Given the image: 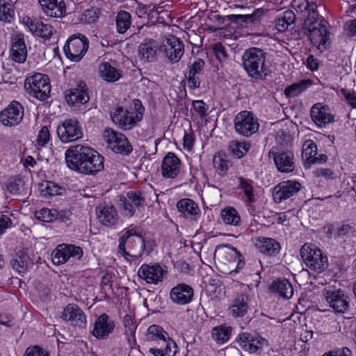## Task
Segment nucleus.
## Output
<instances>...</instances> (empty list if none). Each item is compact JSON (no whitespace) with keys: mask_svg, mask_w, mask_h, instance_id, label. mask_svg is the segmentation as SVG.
I'll list each match as a JSON object with an SVG mask.
<instances>
[{"mask_svg":"<svg viewBox=\"0 0 356 356\" xmlns=\"http://www.w3.org/2000/svg\"><path fill=\"white\" fill-rule=\"evenodd\" d=\"M301 184L297 181L287 180L278 184L273 189V200L277 203L286 200L298 193Z\"/></svg>","mask_w":356,"mask_h":356,"instance_id":"nucleus-19","label":"nucleus"},{"mask_svg":"<svg viewBox=\"0 0 356 356\" xmlns=\"http://www.w3.org/2000/svg\"><path fill=\"white\" fill-rule=\"evenodd\" d=\"M353 228L348 224H343L337 228L335 237L339 238L348 237L353 233Z\"/></svg>","mask_w":356,"mask_h":356,"instance_id":"nucleus-61","label":"nucleus"},{"mask_svg":"<svg viewBox=\"0 0 356 356\" xmlns=\"http://www.w3.org/2000/svg\"><path fill=\"white\" fill-rule=\"evenodd\" d=\"M24 118V107L17 101H13L0 113V121L6 127L19 124Z\"/></svg>","mask_w":356,"mask_h":356,"instance_id":"nucleus-16","label":"nucleus"},{"mask_svg":"<svg viewBox=\"0 0 356 356\" xmlns=\"http://www.w3.org/2000/svg\"><path fill=\"white\" fill-rule=\"evenodd\" d=\"M204 64V60L201 58L195 59L193 63H189L188 74L202 75Z\"/></svg>","mask_w":356,"mask_h":356,"instance_id":"nucleus-55","label":"nucleus"},{"mask_svg":"<svg viewBox=\"0 0 356 356\" xmlns=\"http://www.w3.org/2000/svg\"><path fill=\"white\" fill-rule=\"evenodd\" d=\"M22 186V180L21 178L17 177H11L8 180L6 184L7 190L13 194H17L20 192Z\"/></svg>","mask_w":356,"mask_h":356,"instance_id":"nucleus-54","label":"nucleus"},{"mask_svg":"<svg viewBox=\"0 0 356 356\" xmlns=\"http://www.w3.org/2000/svg\"><path fill=\"white\" fill-rule=\"evenodd\" d=\"M300 254L307 267L314 273H321L328 267L326 254L314 244H304L300 248Z\"/></svg>","mask_w":356,"mask_h":356,"instance_id":"nucleus-4","label":"nucleus"},{"mask_svg":"<svg viewBox=\"0 0 356 356\" xmlns=\"http://www.w3.org/2000/svg\"><path fill=\"white\" fill-rule=\"evenodd\" d=\"M302 157L305 168H310L313 164L322 163L327 161L325 154L317 155V147L312 140H307L303 143Z\"/></svg>","mask_w":356,"mask_h":356,"instance_id":"nucleus-20","label":"nucleus"},{"mask_svg":"<svg viewBox=\"0 0 356 356\" xmlns=\"http://www.w3.org/2000/svg\"><path fill=\"white\" fill-rule=\"evenodd\" d=\"M168 333L162 327L158 325H150L146 332L145 339L148 341H160L164 338H168Z\"/></svg>","mask_w":356,"mask_h":356,"instance_id":"nucleus-45","label":"nucleus"},{"mask_svg":"<svg viewBox=\"0 0 356 356\" xmlns=\"http://www.w3.org/2000/svg\"><path fill=\"white\" fill-rule=\"evenodd\" d=\"M213 51L216 58L220 63H222L223 61L226 60L227 54L225 52L224 47L221 43L215 44L213 47Z\"/></svg>","mask_w":356,"mask_h":356,"instance_id":"nucleus-64","label":"nucleus"},{"mask_svg":"<svg viewBox=\"0 0 356 356\" xmlns=\"http://www.w3.org/2000/svg\"><path fill=\"white\" fill-rule=\"evenodd\" d=\"M67 167L84 175H95L104 169V157L95 149L81 145H73L65 154Z\"/></svg>","mask_w":356,"mask_h":356,"instance_id":"nucleus-1","label":"nucleus"},{"mask_svg":"<svg viewBox=\"0 0 356 356\" xmlns=\"http://www.w3.org/2000/svg\"><path fill=\"white\" fill-rule=\"evenodd\" d=\"M99 75L107 83H114L122 76V71L113 67L111 63L104 62L99 65Z\"/></svg>","mask_w":356,"mask_h":356,"instance_id":"nucleus-37","label":"nucleus"},{"mask_svg":"<svg viewBox=\"0 0 356 356\" xmlns=\"http://www.w3.org/2000/svg\"><path fill=\"white\" fill-rule=\"evenodd\" d=\"M168 271L159 264H143L138 270V276L147 284H158L163 282Z\"/></svg>","mask_w":356,"mask_h":356,"instance_id":"nucleus-13","label":"nucleus"},{"mask_svg":"<svg viewBox=\"0 0 356 356\" xmlns=\"http://www.w3.org/2000/svg\"><path fill=\"white\" fill-rule=\"evenodd\" d=\"M249 300L248 295H238L229 308V313L236 318L244 316L249 309Z\"/></svg>","mask_w":356,"mask_h":356,"instance_id":"nucleus-38","label":"nucleus"},{"mask_svg":"<svg viewBox=\"0 0 356 356\" xmlns=\"http://www.w3.org/2000/svg\"><path fill=\"white\" fill-rule=\"evenodd\" d=\"M149 352L154 356H175L178 352V346L168 335V338L157 343V346L149 348Z\"/></svg>","mask_w":356,"mask_h":356,"instance_id":"nucleus-33","label":"nucleus"},{"mask_svg":"<svg viewBox=\"0 0 356 356\" xmlns=\"http://www.w3.org/2000/svg\"><path fill=\"white\" fill-rule=\"evenodd\" d=\"M181 161L175 153L168 152L163 159L161 172L163 177L174 179L180 172Z\"/></svg>","mask_w":356,"mask_h":356,"instance_id":"nucleus-24","label":"nucleus"},{"mask_svg":"<svg viewBox=\"0 0 356 356\" xmlns=\"http://www.w3.org/2000/svg\"><path fill=\"white\" fill-rule=\"evenodd\" d=\"M161 48L160 44L152 38H145L138 48V58L143 63L154 62Z\"/></svg>","mask_w":356,"mask_h":356,"instance_id":"nucleus-21","label":"nucleus"},{"mask_svg":"<svg viewBox=\"0 0 356 356\" xmlns=\"http://www.w3.org/2000/svg\"><path fill=\"white\" fill-rule=\"evenodd\" d=\"M134 106L136 108L138 106L140 107L131 111L117 107L111 113L112 121L122 129H131L142 120L144 111L139 100L134 101Z\"/></svg>","mask_w":356,"mask_h":356,"instance_id":"nucleus-5","label":"nucleus"},{"mask_svg":"<svg viewBox=\"0 0 356 356\" xmlns=\"http://www.w3.org/2000/svg\"><path fill=\"white\" fill-rule=\"evenodd\" d=\"M310 117L319 127H325L334 121V116L331 114L330 108L322 103H316L312 106Z\"/></svg>","mask_w":356,"mask_h":356,"instance_id":"nucleus-26","label":"nucleus"},{"mask_svg":"<svg viewBox=\"0 0 356 356\" xmlns=\"http://www.w3.org/2000/svg\"><path fill=\"white\" fill-rule=\"evenodd\" d=\"M316 177H323L325 180H333L337 178V174L329 168H318L313 172Z\"/></svg>","mask_w":356,"mask_h":356,"instance_id":"nucleus-57","label":"nucleus"},{"mask_svg":"<svg viewBox=\"0 0 356 356\" xmlns=\"http://www.w3.org/2000/svg\"><path fill=\"white\" fill-rule=\"evenodd\" d=\"M24 88L33 97L45 100L50 95L49 79L45 74L36 73L25 79Z\"/></svg>","mask_w":356,"mask_h":356,"instance_id":"nucleus-6","label":"nucleus"},{"mask_svg":"<svg viewBox=\"0 0 356 356\" xmlns=\"http://www.w3.org/2000/svg\"><path fill=\"white\" fill-rule=\"evenodd\" d=\"M308 37L314 46L318 49H326L329 44L330 32L327 26L322 24L308 27Z\"/></svg>","mask_w":356,"mask_h":356,"instance_id":"nucleus-22","label":"nucleus"},{"mask_svg":"<svg viewBox=\"0 0 356 356\" xmlns=\"http://www.w3.org/2000/svg\"><path fill=\"white\" fill-rule=\"evenodd\" d=\"M296 15L292 10H286L282 16L276 21V29L280 32H284L289 28V26L294 23Z\"/></svg>","mask_w":356,"mask_h":356,"instance_id":"nucleus-47","label":"nucleus"},{"mask_svg":"<svg viewBox=\"0 0 356 356\" xmlns=\"http://www.w3.org/2000/svg\"><path fill=\"white\" fill-rule=\"evenodd\" d=\"M98 18L97 11L94 9L86 10L81 15V20L86 23H92Z\"/></svg>","mask_w":356,"mask_h":356,"instance_id":"nucleus-63","label":"nucleus"},{"mask_svg":"<svg viewBox=\"0 0 356 356\" xmlns=\"http://www.w3.org/2000/svg\"><path fill=\"white\" fill-rule=\"evenodd\" d=\"M145 198L140 191H129L126 196L120 197V208L122 214L132 217L136 211H140L145 207Z\"/></svg>","mask_w":356,"mask_h":356,"instance_id":"nucleus-8","label":"nucleus"},{"mask_svg":"<svg viewBox=\"0 0 356 356\" xmlns=\"http://www.w3.org/2000/svg\"><path fill=\"white\" fill-rule=\"evenodd\" d=\"M273 157L277 170L282 173L291 172L295 169L294 155L289 150L275 151L273 148L268 153Z\"/></svg>","mask_w":356,"mask_h":356,"instance_id":"nucleus-17","label":"nucleus"},{"mask_svg":"<svg viewBox=\"0 0 356 356\" xmlns=\"http://www.w3.org/2000/svg\"><path fill=\"white\" fill-rule=\"evenodd\" d=\"M49 140L50 133L49 129L47 126H44L37 134L35 145L38 149L44 147L49 142Z\"/></svg>","mask_w":356,"mask_h":356,"instance_id":"nucleus-51","label":"nucleus"},{"mask_svg":"<svg viewBox=\"0 0 356 356\" xmlns=\"http://www.w3.org/2000/svg\"><path fill=\"white\" fill-rule=\"evenodd\" d=\"M104 138L110 148L115 153L127 155L132 151L125 136L111 129H106L104 131Z\"/></svg>","mask_w":356,"mask_h":356,"instance_id":"nucleus-11","label":"nucleus"},{"mask_svg":"<svg viewBox=\"0 0 356 356\" xmlns=\"http://www.w3.org/2000/svg\"><path fill=\"white\" fill-rule=\"evenodd\" d=\"M214 258L222 262L225 260L234 264L237 262V268L239 269L245 265L242 254L230 245H218L214 252Z\"/></svg>","mask_w":356,"mask_h":356,"instance_id":"nucleus-18","label":"nucleus"},{"mask_svg":"<svg viewBox=\"0 0 356 356\" xmlns=\"http://www.w3.org/2000/svg\"><path fill=\"white\" fill-rule=\"evenodd\" d=\"M124 326L125 328V334L130 337H134L136 325L134 321L132 316L126 314L123 318Z\"/></svg>","mask_w":356,"mask_h":356,"instance_id":"nucleus-56","label":"nucleus"},{"mask_svg":"<svg viewBox=\"0 0 356 356\" xmlns=\"http://www.w3.org/2000/svg\"><path fill=\"white\" fill-rule=\"evenodd\" d=\"M255 245L260 252L266 255H273L278 253L280 250L279 242L272 238L260 236L256 238Z\"/></svg>","mask_w":356,"mask_h":356,"instance_id":"nucleus-39","label":"nucleus"},{"mask_svg":"<svg viewBox=\"0 0 356 356\" xmlns=\"http://www.w3.org/2000/svg\"><path fill=\"white\" fill-rule=\"evenodd\" d=\"M195 142V135L192 131L185 132L183 138V146L185 149L190 152L193 149Z\"/></svg>","mask_w":356,"mask_h":356,"instance_id":"nucleus-62","label":"nucleus"},{"mask_svg":"<svg viewBox=\"0 0 356 356\" xmlns=\"http://www.w3.org/2000/svg\"><path fill=\"white\" fill-rule=\"evenodd\" d=\"M61 318L70 321L73 325L84 326L86 323V317L82 309L76 304H68L63 309Z\"/></svg>","mask_w":356,"mask_h":356,"instance_id":"nucleus-31","label":"nucleus"},{"mask_svg":"<svg viewBox=\"0 0 356 356\" xmlns=\"http://www.w3.org/2000/svg\"><path fill=\"white\" fill-rule=\"evenodd\" d=\"M145 250V240L139 228L130 227L124 229L120 238L118 252L127 260L138 259Z\"/></svg>","mask_w":356,"mask_h":356,"instance_id":"nucleus-2","label":"nucleus"},{"mask_svg":"<svg viewBox=\"0 0 356 356\" xmlns=\"http://www.w3.org/2000/svg\"><path fill=\"white\" fill-rule=\"evenodd\" d=\"M99 221L105 226L115 225L119 220L116 209L113 205L99 206L97 209Z\"/></svg>","mask_w":356,"mask_h":356,"instance_id":"nucleus-35","label":"nucleus"},{"mask_svg":"<svg viewBox=\"0 0 356 356\" xmlns=\"http://www.w3.org/2000/svg\"><path fill=\"white\" fill-rule=\"evenodd\" d=\"M23 356H49V353L38 346L28 347Z\"/></svg>","mask_w":356,"mask_h":356,"instance_id":"nucleus-58","label":"nucleus"},{"mask_svg":"<svg viewBox=\"0 0 356 356\" xmlns=\"http://www.w3.org/2000/svg\"><path fill=\"white\" fill-rule=\"evenodd\" d=\"M44 188L41 189V193L44 197H50L62 193L63 188L57 186L55 183L51 181H47L44 185Z\"/></svg>","mask_w":356,"mask_h":356,"instance_id":"nucleus-53","label":"nucleus"},{"mask_svg":"<svg viewBox=\"0 0 356 356\" xmlns=\"http://www.w3.org/2000/svg\"><path fill=\"white\" fill-rule=\"evenodd\" d=\"M322 295L336 313L344 314L349 309L348 297L341 289H324L322 291Z\"/></svg>","mask_w":356,"mask_h":356,"instance_id":"nucleus-12","label":"nucleus"},{"mask_svg":"<svg viewBox=\"0 0 356 356\" xmlns=\"http://www.w3.org/2000/svg\"><path fill=\"white\" fill-rule=\"evenodd\" d=\"M232 329L229 327L218 326L212 330V337L218 343H225L229 340Z\"/></svg>","mask_w":356,"mask_h":356,"instance_id":"nucleus-49","label":"nucleus"},{"mask_svg":"<svg viewBox=\"0 0 356 356\" xmlns=\"http://www.w3.org/2000/svg\"><path fill=\"white\" fill-rule=\"evenodd\" d=\"M271 289L286 299L291 298L293 294V288L291 282L286 279L274 281L271 285Z\"/></svg>","mask_w":356,"mask_h":356,"instance_id":"nucleus-41","label":"nucleus"},{"mask_svg":"<svg viewBox=\"0 0 356 356\" xmlns=\"http://www.w3.org/2000/svg\"><path fill=\"white\" fill-rule=\"evenodd\" d=\"M266 10L261 8L255 9L250 15H229L228 19L233 22L239 24L241 26L252 28L260 23L261 17L264 15Z\"/></svg>","mask_w":356,"mask_h":356,"instance_id":"nucleus-29","label":"nucleus"},{"mask_svg":"<svg viewBox=\"0 0 356 356\" xmlns=\"http://www.w3.org/2000/svg\"><path fill=\"white\" fill-rule=\"evenodd\" d=\"M178 211L186 216H193L200 212L197 205L191 199L185 198L179 200L177 204Z\"/></svg>","mask_w":356,"mask_h":356,"instance_id":"nucleus-43","label":"nucleus"},{"mask_svg":"<svg viewBox=\"0 0 356 356\" xmlns=\"http://www.w3.org/2000/svg\"><path fill=\"white\" fill-rule=\"evenodd\" d=\"M259 127L257 119L247 111L238 113L234 118V128L236 133L245 137L255 134Z\"/></svg>","mask_w":356,"mask_h":356,"instance_id":"nucleus-9","label":"nucleus"},{"mask_svg":"<svg viewBox=\"0 0 356 356\" xmlns=\"http://www.w3.org/2000/svg\"><path fill=\"white\" fill-rule=\"evenodd\" d=\"M27 58V49L22 34H15L12 40L10 58L16 63H23Z\"/></svg>","mask_w":356,"mask_h":356,"instance_id":"nucleus-30","label":"nucleus"},{"mask_svg":"<svg viewBox=\"0 0 356 356\" xmlns=\"http://www.w3.org/2000/svg\"><path fill=\"white\" fill-rule=\"evenodd\" d=\"M65 97L70 105L83 104L89 101L88 87L85 82L79 81L73 88L65 92Z\"/></svg>","mask_w":356,"mask_h":356,"instance_id":"nucleus-23","label":"nucleus"},{"mask_svg":"<svg viewBox=\"0 0 356 356\" xmlns=\"http://www.w3.org/2000/svg\"><path fill=\"white\" fill-rule=\"evenodd\" d=\"M31 264L29 256L25 250L19 252L12 261L13 268L19 274L25 273Z\"/></svg>","mask_w":356,"mask_h":356,"instance_id":"nucleus-42","label":"nucleus"},{"mask_svg":"<svg viewBox=\"0 0 356 356\" xmlns=\"http://www.w3.org/2000/svg\"><path fill=\"white\" fill-rule=\"evenodd\" d=\"M116 28L119 33H125L131 26V14L127 11H120L116 17Z\"/></svg>","mask_w":356,"mask_h":356,"instance_id":"nucleus-44","label":"nucleus"},{"mask_svg":"<svg viewBox=\"0 0 356 356\" xmlns=\"http://www.w3.org/2000/svg\"><path fill=\"white\" fill-rule=\"evenodd\" d=\"M22 22L29 31L36 36L49 38L52 34L51 26L44 24L38 19L25 16L22 17Z\"/></svg>","mask_w":356,"mask_h":356,"instance_id":"nucleus-27","label":"nucleus"},{"mask_svg":"<svg viewBox=\"0 0 356 356\" xmlns=\"http://www.w3.org/2000/svg\"><path fill=\"white\" fill-rule=\"evenodd\" d=\"M38 2L48 16L62 17L65 14L66 6L63 0H38Z\"/></svg>","mask_w":356,"mask_h":356,"instance_id":"nucleus-34","label":"nucleus"},{"mask_svg":"<svg viewBox=\"0 0 356 356\" xmlns=\"http://www.w3.org/2000/svg\"><path fill=\"white\" fill-rule=\"evenodd\" d=\"M242 62L245 70L252 78L262 79L268 73L266 65V54L261 49L252 47L245 50L242 56Z\"/></svg>","mask_w":356,"mask_h":356,"instance_id":"nucleus-3","label":"nucleus"},{"mask_svg":"<svg viewBox=\"0 0 356 356\" xmlns=\"http://www.w3.org/2000/svg\"><path fill=\"white\" fill-rule=\"evenodd\" d=\"M213 165L220 175H225L228 169V163L220 156H214Z\"/></svg>","mask_w":356,"mask_h":356,"instance_id":"nucleus-60","label":"nucleus"},{"mask_svg":"<svg viewBox=\"0 0 356 356\" xmlns=\"http://www.w3.org/2000/svg\"><path fill=\"white\" fill-rule=\"evenodd\" d=\"M89 47L88 38L83 34L71 35L67 40L63 51L66 57L72 61L78 62L86 54Z\"/></svg>","mask_w":356,"mask_h":356,"instance_id":"nucleus-7","label":"nucleus"},{"mask_svg":"<svg viewBox=\"0 0 356 356\" xmlns=\"http://www.w3.org/2000/svg\"><path fill=\"white\" fill-rule=\"evenodd\" d=\"M222 222L227 225L239 227L241 225V216L238 211L232 207H227L220 211Z\"/></svg>","mask_w":356,"mask_h":356,"instance_id":"nucleus-40","label":"nucleus"},{"mask_svg":"<svg viewBox=\"0 0 356 356\" xmlns=\"http://www.w3.org/2000/svg\"><path fill=\"white\" fill-rule=\"evenodd\" d=\"M312 82L309 80H302L300 82L295 83L285 88L284 92L289 97H295L305 91Z\"/></svg>","mask_w":356,"mask_h":356,"instance_id":"nucleus-48","label":"nucleus"},{"mask_svg":"<svg viewBox=\"0 0 356 356\" xmlns=\"http://www.w3.org/2000/svg\"><path fill=\"white\" fill-rule=\"evenodd\" d=\"M14 10L12 6L6 2L5 0H0V20L10 22L13 17Z\"/></svg>","mask_w":356,"mask_h":356,"instance_id":"nucleus-50","label":"nucleus"},{"mask_svg":"<svg viewBox=\"0 0 356 356\" xmlns=\"http://www.w3.org/2000/svg\"><path fill=\"white\" fill-rule=\"evenodd\" d=\"M114 327V322L109 320L108 316L104 313L95 320L92 333L97 339H104L113 332Z\"/></svg>","mask_w":356,"mask_h":356,"instance_id":"nucleus-32","label":"nucleus"},{"mask_svg":"<svg viewBox=\"0 0 356 356\" xmlns=\"http://www.w3.org/2000/svg\"><path fill=\"white\" fill-rule=\"evenodd\" d=\"M165 56L171 63L178 62L184 55V46L182 41L174 36L167 38L164 44Z\"/></svg>","mask_w":356,"mask_h":356,"instance_id":"nucleus-25","label":"nucleus"},{"mask_svg":"<svg viewBox=\"0 0 356 356\" xmlns=\"http://www.w3.org/2000/svg\"><path fill=\"white\" fill-rule=\"evenodd\" d=\"M193 293V289L191 286L181 283L172 288L170 297L174 303L184 305L192 301Z\"/></svg>","mask_w":356,"mask_h":356,"instance_id":"nucleus-28","label":"nucleus"},{"mask_svg":"<svg viewBox=\"0 0 356 356\" xmlns=\"http://www.w3.org/2000/svg\"><path fill=\"white\" fill-rule=\"evenodd\" d=\"M250 147V143L245 141L232 140L229 144V152L237 159L242 158Z\"/></svg>","mask_w":356,"mask_h":356,"instance_id":"nucleus-46","label":"nucleus"},{"mask_svg":"<svg viewBox=\"0 0 356 356\" xmlns=\"http://www.w3.org/2000/svg\"><path fill=\"white\" fill-rule=\"evenodd\" d=\"M63 143H71L83 137V131L79 121L76 119H67L60 123L56 130Z\"/></svg>","mask_w":356,"mask_h":356,"instance_id":"nucleus-10","label":"nucleus"},{"mask_svg":"<svg viewBox=\"0 0 356 356\" xmlns=\"http://www.w3.org/2000/svg\"><path fill=\"white\" fill-rule=\"evenodd\" d=\"M275 139L278 143L283 146L289 145L292 140L291 135L283 129H280L277 131Z\"/></svg>","mask_w":356,"mask_h":356,"instance_id":"nucleus-59","label":"nucleus"},{"mask_svg":"<svg viewBox=\"0 0 356 356\" xmlns=\"http://www.w3.org/2000/svg\"><path fill=\"white\" fill-rule=\"evenodd\" d=\"M56 209L43 208L40 210L36 211L35 216L37 219L46 222H51L55 221Z\"/></svg>","mask_w":356,"mask_h":356,"instance_id":"nucleus-52","label":"nucleus"},{"mask_svg":"<svg viewBox=\"0 0 356 356\" xmlns=\"http://www.w3.org/2000/svg\"><path fill=\"white\" fill-rule=\"evenodd\" d=\"M237 179V188L243 194L242 199L247 206L255 202V193L253 188V181L243 177H238Z\"/></svg>","mask_w":356,"mask_h":356,"instance_id":"nucleus-36","label":"nucleus"},{"mask_svg":"<svg viewBox=\"0 0 356 356\" xmlns=\"http://www.w3.org/2000/svg\"><path fill=\"white\" fill-rule=\"evenodd\" d=\"M83 256V251L80 247L74 245L61 244L51 253L52 262L56 265L63 264L70 258L79 259Z\"/></svg>","mask_w":356,"mask_h":356,"instance_id":"nucleus-15","label":"nucleus"},{"mask_svg":"<svg viewBox=\"0 0 356 356\" xmlns=\"http://www.w3.org/2000/svg\"><path fill=\"white\" fill-rule=\"evenodd\" d=\"M237 343L245 351L260 354L267 341L257 333L243 332L238 336Z\"/></svg>","mask_w":356,"mask_h":356,"instance_id":"nucleus-14","label":"nucleus"}]
</instances>
